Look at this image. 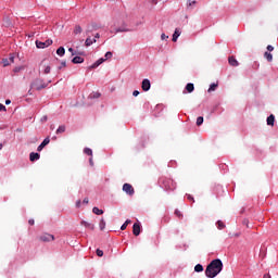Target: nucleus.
I'll return each mask as SVG.
<instances>
[{"mask_svg":"<svg viewBox=\"0 0 278 278\" xmlns=\"http://www.w3.org/2000/svg\"><path fill=\"white\" fill-rule=\"evenodd\" d=\"M111 58H112V52L111 51L106 52L104 55V60H110Z\"/></svg>","mask_w":278,"mask_h":278,"instance_id":"nucleus-35","label":"nucleus"},{"mask_svg":"<svg viewBox=\"0 0 278 278\" xmlns=\"http://www.w3.org/2000/svg\"><path fill=\"white\" fill-rule=\"evenodd\" d=\"M10 103H12V100L10 99L5 100V105H10Z\"/></svg>","mask_w":278,"mask_h":278,"instance_id":"nucleus-51","label":"nucleus"},{"mask_svg":"<svg viewBox=\"0 0 278 278\" xmlns=\"http://www.w3.org/2000/svg\"><path fill=\"white\" fill-rule=\"evenodd\" d=\"M34 223H35L34 219H29V220H28V225H31V226H33Z\"/></svg>","mask_w":278,"mask_h":278,"instance_id":"nucleus-52","label":"nucleus"},{"mask_svg":"<svg viewBox=\"0 0 278 278\" xmlns=\"http://www.w3.org/2000/svg\"><path fill=\"white\" fill-rule=\"evenodd\" d=\"M141 88L143 92H149V90H151V80H149L148 78H144L141 83Z\"/></svg>","mask_w":278,"mask_h":278,"instance_id":"nucleus-7","label":"nucleus"},{"mask_svg":"<svg viewBox=\"0 0 278 278\" xmlns=\"http://www.w3.org/2000/svg\"><path fill=\"white\" fill-rule=\"evenodd\" d=\"M187 199H188L189 201H192V203H194V198H193L192 195L187 194Z\"/></svg>","mask_w":278,"mask_h":278,"instance_id":"nucleus-39","label":"nucleus"},{"mask_svg":"<svg viewBox=\"0 0 278 278\" xmlns=\"http://www.w3.org/2000/svg\"><path fill=\"white\" fill-rule=\"evenodd\" d=\"M7 109H5V105H3L2 103H0V112H5Z\"/></svg>","mask_w":278,"mask_h":278,"instance_id":"nucleus-38","label":"nucleus"},{"mask_svg":"<svg viewBox=\"0 0 278 278\" xmlns=\"http://www.w3.org/2000/svg\"><path fill=\"white\" fill-rule=\"evenodd\" d=\"M1 149H3V143H0V151H1Z\"/></svg>","mask_w":278,"mask_h":278,"instance_id":"nucleus-56","label":"nucleus"},{"mask_svg":"<svg viewBox=\"0 0 278 278\" xmlns=\"http://www.w3.org/2000/svg\"><path fill=\"white\" fill-rule=\"evenodd\" d=\"M35 45H36L37 49H47V47H51V45H53V40H51V39H48L46 41L36 40Z\"/></svg>","mask_w":278,"mask_h":278,"instance_id":"nucleus-4","label":"nucleus"},{"mask_svg":"<svg viewBox=\"0 0 278 278\" xmlns=\"http://www.w3.org/2000/svg\"><path fill=\"white\" fill-rule=\"evenodd\" d=\"M175 215L178 217V218H184V214H181V211L179 210H175Z\"/></svg>","mask_w":278,"mask_h":278,"instance_id":"nucleus-33","label":"nucleus"},{"mask_svg":"<svg viewBox=\"0 0 278 278\" xmlns=\"http://www.w3.org/2000/svg\"><path fill=\"white\" fill-rule=\"evenodd\" d=\"M11 62H14V58H10Z\"/></svg>","mask_w":278,"mask_h":278,"instance_id":"nucleus-57","label":"nucleus"},{"mask_svg":"<svg viewBox=\"0 0 278 278\" xmlns=\"http://www.w3.org/2000/svg\"><path fill=\"white\" fill-rule=\"evenodd\" d=\"M174 165H175V162L170 161L169 166H174Z\"/></svg>","mask_w":278,"mask_h":278,"instance_id":"nucleus-54","label":"nucleus"},{"mask_svg":"<svg viewBox=\"0 0 278 278\" xmlns=\"http://www.w3.org/2000/svg\"><path fill=\"white\" fill-rule=\"evenodd\" d=\"M138 94H140V91H138V90H135V91L132 92V96H135V97H138Z\"/></svg>","mask_w":278,"mask_h":278,"instance_id":"nucleus-46","label":"nucleus"},{"mask_svg":"<svg viewBox=\"0 0 278 278\" xmlns=\"http://www.w3.org/2000/svg\"><path fill=\"white\" fill-rule=\"evenodd\" d=\"M263 278H271L269 274H265Z\"/></svg>","mask_w":278,"mask_h":278,"instance_id":"nucleus-53","label":"nucleus"},{"mask_svg":"<svg viewBox=\"0 0 278 278\" xmlns=\"http://www.w3.org/2000/svg\"><path fill=\"white\" fill-rule=\"evenodd\" d=\"M81 31H83L81 26H79V25L75 26L74 34H76V35L81 34Z\"/></svg>","mask_w":278,"mask_h":278,"instance_id":"nucleus-28","label":"nucleus"},{"mask_svg":"<svg viewBox=\"0 0 278 278\" xmlns=\"http://www.w3.org/2000/svg\"><path fill=\"white\" fill-rule=\"evenodd\" d=\"M65 53H66V50L64 49V47L58 48L56 55H59L60 58H64Z\"/></svg>","mask_w":278,"mask_h":278,"instance_id":"nucleus-17","label":"nucleus"},{"mask_svg":"<svg viewBox=\"0 0 278 278\" xmlns=\"http://www.w3.org/2000/svg\"><path fill=\"white\" fill-rule=\"evenodd\" d=\"M216 225L218 229H225V223H223L222 220H218Z\"/></svg>","mask_w":278,"mask_h":278,"instance_id":"nucleus-32","label":"nucleus"},{"mask_svg":"<svg viewBox=\"0 0 278 278\" xmlns=\"http://www.w3.org/2000/svg\"><path fill=\"white\" fill-rule=\"evenodd\" d=\"M49 73H51V66L46 65L43 70V75H49Z\"/></svg>","mask_w":278,"mask_h":278,"instance_id":"nucleus-29","label":"nucleus"},{"mask_svg":"<svg viewBox=\"0 0 278 278\" xmlns=\"http://www.w3.org/2000/svg\"><path fill=\"white\" fill-rule=\"evenodd\" d=\"M62 68H66V61L61 62L60 66L58 67V71H62Z\"/></svg>","mask_w":278,"mask_h":278,"instance_id":"nucleus-34","label":"nucleus"},{"mask_svg":"<svg viewBox=\"0 0 278 278\" xmlns=\"http://www.w3.org/2000/svg\"><path fill=\"white\" fill-rule=\"evenodd\" d=\"M123 191L128 194V197H134L136 194V191L134 190V187L129 184H124L123 185Z\"/></svg>","mask_w":278,"mask_h":278,"instance_id":"nucleus-5","label":"nucleus"},{"mask_svg":"<svg viewBox=\"0 0 278 278\" xmlns=\"http://www.w3.org/2000/svg\"><path fill=\"white\" fill-rule=\"evenodd\" d=\"M76 207H81V200H78V201L76 202Z\"/></svg>","mask_w":278,"mask_h":278,"instance_id":"nucleus-43","label":"nucleus"},{"mask_svg":"<svg viewBox=\"0 0 278 278\" xmlns=\"http://www.w3.org/2000/svg\"><path fill=\"white\" fill-rule=\"evenodd\" d=\"M99 97H101V93H100V92H92V93H90V96H89L90 99H99Z\"/></svg>","mask_w":278,"mask_h":278,"instance_id":"nucleus-25","label":"nucleus"},{"mask_svg":"<svg viewBox=\"0 0 278 278\" xmlns=\"http://www.w3.org/2000/svg\"><path fill=\"white\" fill-rule=\"evenodd\" d=\"M90 166H94V162L92 161V157L89 159Z\"/></svg>","mask_w":278,"mask_h":278,"instance_id":"nucleus-48","label":"nucleus"},{"mask_svg":"<svg viewBox=\"0 0 278 278\" xmlns=\"http://www.w3.org/2000/svg\"><path fill=\"white\" fill-rule=\"evenodd\" d=\"M64 131H66V126L64 125L59 126L56 129V134H64Z\"/></svg>","mask_w":278,"mask_h":278,"instance_id":"nucleus-23","label":"nucleus"},{"mask_svg":"<svg viewBox=\"0 0 278 278\" xmlns=\"http://www.w3.org/2000/svg\"><path fill=\"white\" fill-rule=\"evenodd\" d=\"M84 153H85L86 155L92 156V149H90V148H85V149H84Z\"/></svg>","mask_w":278,"mask_h":278,"instance_id":"nucleus-30","label":"nucleus"},{"mask_svg":"<svg viewBox=\"0 0 278 278\" xmlns=\"http://www.w3.org/2000/svg\"><path fill=\"white\" fill-rule=\"evenodd\" d=\"M80 225H83V227H86V229H90L91 231H94V224H90L86 220H81Z\"/></svg>","mask_w":278,"mask_h":278,"instance_id":"nucleus-11","label":"nucleus"},{"mask_svg":"<svg viewBox=\"0 0 278 278\" xmlns=\"http://www.w3.org/2000/svg\"><path fill=\"white\" fill-rule=\"evenodd\" d=\"M41 121H47V116H43V117L41 118Z\"/></svg>","mask_w":278,"mask_h":278,"instance_id":"nucleus-55","label":"nucleus"},{"mask_svg":"<svg viewBox=\"0 0 278 278\" xmlns=\"http://www.w3.org/2000/svg\"><path fill=\"white\" fill-rule=\"evenodd\" d=\"M96 253H97V255H98V257H103V251L102 250H97L96 251Z\"/></svg>","mask_w":278,"mask_h":278,"instance_id":"nucleus-37","label":"nucleus"},{"mask_svg":"<svg viewBox=\"0 0 278 278\" xmlns=\"http://www.w3.org/2000/svg\"><path fill=\"white\" fill-rule=\"evenodd\" d=\"M228 62L230 64V66H239L240 63H238V60H236V58L233 56H229Z\"/></svg>","mask_w":278,"mask_h":278,"instance_id":"nucleus-16","label":"nucleus"},{"mask_svg":"<svg viewBox=\"0 0 278 278\" xmlns=\"http://www.w3.org/2000/svg\"><path fill=\"white\" fill-rule=\"evenodd\" d=\"M70 53H72V55H75V50L73 48H68Z\"/></svg>","mask_w":278,"mask_h":278,"instance_id":"nucleus-45","label":"nucleus"},{"mask_svg":"<svg viewBox=\"0 0 278 278\" xmlns=\"http://www.w3.org/2000/svg\"><path fill=\"white\" fill-rule=\"evenodd\" d=\"M131 220L127 219L122 226H121V230L125 231V229H127V225H130Z\"/></svg>","mask_w":278,"mask_h":278,"instance_id":"nucleus-24","label":"nucleus"},{"mask_svg":"<svg viewBox=\"0 0 278 278\" xmlns=\"http://www.w3.org/2000/svg\"><path fill=\"white\" fill-rule=\"evenodd\" d=\"M187 5H189V7L197 5V0H193V1L188 0Z\"/></svg>","mask_w":278,"mask_h":278,"instance_id":"nucleus-36","label":"nucleus"},{"mask_svg":"<svg viewBox=\"0 0 278 278\" xmlns=\"http://www.w3.org/2000/svg\"><path fill=\"white\" fill-rule=\"evenodd\" d=\"M13 71H14V73H21L22 67H15Z\"/></svg>","mask_w":278,"mask_h":278,"instance_id":"nucleus-42","label":"nucleus"},{"mask_svg":"<svg viewBox=\"0 0 278 278\" xmlns=\"http://www.w3.org/2000/svg\"><path fill=\"white\" fill-rule=\"evenodd\" d=\"M94 42H97V39H92V38L88 37L85 41V46L92 47V45H94Z\"/></svg>","mask_w":278,"mask_h":278,"instance_id":"nucleus-14","label":"nucleus"},{"mask_svg":"<svg viewBox=\"0 0 278 278\" xmlns=\"http://www.w3.org/2000/svg\"><path fill=\"white\" fill-rule=\"evenodd\" d=\"M216 88H218V84H216V83L211 84L210 88H208V92H214V90H216Z\"/></svg>","mask_w":278,"mask_h":278,"instance_id":"nucleus-21","label":"nucleus"},{"mask_svg":"<svg viewBox=\"0 0 278 278\" xmlns=\"http://www.w3.org/2000/svg\"><path fill=\"white\" fill-rule=\"evenodd\" d=\"M264 55L267 59V62H273V54L270 52H265Z\"/></svg>","mask_w":278,"mask_h":278,"instance_id":"nucleus-26","label":"nucleus"},{"mask_svg":"<svg viewBox=\"0 0 278 278\" xmlns=\"http://www.w3.org/2000/svg\"><path fill=\"white\" fill-rule=\"evenodd\" d=\"M10 63L8 62V60H3V66H9Z\"/></svg>","mask_w":278,"mask_h":278,"instance_id":"nucleus-47","label":"nucleus"},{"mask_svg":"<svg viewBox=\"0 0 278 278\" xmlns=\"http://www.w3.org/2000/svg\"><path fill=\"white\" fill-rule=\"evenodd\" d=\"M83 203H84L85 205H88V198H85V199L83 200Z\"/></svg>","mask_w":278,"mask_h":278,"instance_id":"nucleus-49","label":"nucleus"},{"mask_svg":"<svg viewBox=\"0 0 278 278\" xmlns=\"http://www.w3.org/2000/svg\"><path fill=\"white\" fill-rule=\"evenodd\" d=\"M132 233H134V236H138L140 233V224H138V223L134 224Z\"/></svg>","mask_w":278,"mask_h":278,"instance_id":"nucleus-13","label":"nucleus"},{"mask_svg":"<svg viewBox=\"0 0 278 278\" xmlns=\"http://www.w3.org/2000/svg\"><path fill=\"white\" fill-rule=\"evenodd\" d=\"M267 125H269L271 127H273V125H275V115L271 114L267 117Z\"/></svg>","mask_w":278,"mask_h":278,"instance_id":"nucleus-19","label":"nucleus"},{"mask_svg":"<svg viewBox=\"0 0 278 278\" xmlns=\"http://www.w3.org/2000/svg\"><path fill=\"white\" fill-rule=\"evenodd\" d=\"M117 33H123V31H129L128 29H123V28H117L116 29Z\"/></svg>","mask_w":278,"mask_h":278,"instance_id":"nucleus-41","label":"nucleus"},{"mask_svg":"<svg viewBox=\"0 0 278 278\" xmlns=\"http://www.w3.org/2000/svg\"><path fill=\"white\" fill-rule=\"evenodd\" d=\"M100 230L103 231V229H105V219H101L100 224H99Z\"/></svg>","mask_w":278,"mask_h":278,"instance_id":"nucleus-27","label":"nucleus"},{"mask_svg":"<svg viewBox=\"0 0 278 278\" xmlns=\"http://www.w3.org/2000/svg\"><path fill=\"white\" fill-rule=\"evenodd\" d=\"M194 271H195V273H203V265L197 264V265L194 266Z\"/></svg>","mask_w":278,"mask_h":278,"instance_id":"nucleus-22","label":"nucleus"},{"mask_svg":"<svg viewBox=\"0 0 278 278\" xmlns=\"http://www.w3.org/2000/svg\"><path fill=\"white\" fill-rule=\"evenodd\" d=\"M197 125H198V127H201V125H203V116H199L197 118Z\"/></svg>","mask_w":278,"mask_h":278,"instance_id":"nucleus-31","label":"nucleus"},{"mask_svg":"<svg viewBox=\"0 0 278 278\" xmlns=\"http://www.w3.org/2000/svg\"><path fill=\"white\" fill-rule=\"evenodd\" d=\"M167 38H168V36H166V34L161 35V40H166Z\"/></svg>","mask_w":278,"mask_h":278,"instance_id":"nucleus-40","label":"nucleus"},{"mask_svg":"<svg viewBox=\"0 0 278 278\" xmlns=\"http://www.w3.org/2000/svg\"><path fill=\"white\" fill-rule=\"evenodd\" d=\"M39 240H41V242H53V240H55V237L53 235L43 233L39 237Z\"/></svg>","mask_w":278,"mask_h":278,"instance_id":"nucleus-6","label":"nucleus"},{"mask_svg":"<svg viewBox=\"0 0 278 278\" xmlns=\"http://www.w3.org/2000/svg\"><path fill=\"white\" fill-rule=\"evenodd\" d=\"M30 88L34 90H43V88H47V83L40 78H37L31 83Z\"/></svg>","mask_w":278,"mask_h":278,"instance_id":"nucleus-3","label":"nucleus"},{"mask_svg":"<svg viewBox=\"0 0 278 278\" xmlns=\"http://www.w3.org/2000/svg\"><path fill=\"white\" fill-rule=\"evenodd\" d=\"M72 62H73V64H84V58H81V56H74Z\"/></svg>","mask_w":278,"mask_h":278,"instance_id":"nucleus-15","label":"nucleus"},{"mask_svg":"<svg viewBox=\"0 0 278 278\" xmlns=\"http://www.w3.org/2000/svg\"><path fill=\"white\" fill-rule=\"evenodd\" d=\"M93 214H96L97 216H101L103 214V210H100L99 207L94 206L92 208Z\"/></svg>","mask_w":278,"mask_h":278,"instance_id":"nucleus-20","label":"nucleus"},{"mask_svg":"<svg viewBox=\"0 0 278 278\" xmlns=\"http://www.w3.org/2000/svg\"><path fill=\"white\" fill-rule=\"evenodd\" d=\"M161 184H163V188H165V190H169L173 191L177 188V182H175V180L170 179V178H164V179H160Z\"/></svg>","mask_w":278,"mask_h":278,"instance_id":"nucleus-2","label":"nucleus"},{"mask_svg":"<svg viewBox=\"0 0 278 278\" xmlns=\"http://www.w3.org/2000/svg\"><path fill=\"white\" fill-rule=\"evenodd\" d=\"M180 36H181V29L176 28L175 31H174V34H173V38H172L173 42H177V40H178V38H179Z\"/></svg>","mask_w":278,"mask_h":278,"instance_id":"nucleus-10","label":"nucleus"},{"mask_svg":"<svg viewBox=\"0 0 278 278\" xmlns=\"http://www.w3.org/2000/svg\"><path fill=\"white\" fill-rule=\"evenodd\" d=\"M103 62H105L104 58L99 59L98 61H96L90 68H99V66H101V64H103Z\"/></svg>","mask_w":278,"mask_h":278,"instance_id":"nucleus-12","label":"nucleus"},{"mask_svg":"<svg viewBox=\"0 0 278 278\" xmlns=\"http://www.w3.org/2000/svg\"><path fill=\"white\" fill-rule=\"evenodd\" d=\"M97 38H101V35H99V33H97L96 35H94V40H97Z\"/></svg>","mask_w":278,"mask_h":278,"instance_id":"nucleus-50","label":"nucleus"},{"mask_svg":"<svg viewBox=\"0 0 278 278\" xmlns=\"http://www.w3.org/2000/svg\"><path fill=\"white\" fill-rule=\"evenodd\" d=\"M186 90H187V92H194V84L188 83L186 85Z\"/></svg>","mask_w":278,"mask_h":278,"instance_id":"nucleus-18","label":"nucleus"},{"mask_svg":"<svg viewBox=\"0 0 278 278\" xmlns=\"http://www.w3.org/2000/svg\"><path fill=\"white\" fill-rule=\"evenodd\" d=\"M29 160H30V162H38V160H40V153L31 152L29 154Z\"/></svg>","mask_w":278,"mask_h":278,"instance_id":"nucleus-9","label":"nucleus"},{"mask_svg":"<svg viewBox=\"0 0 278 278\" xmlns=\"http://www.w3.org/2000/svg\"><path fill=\"white\" fill-rule=\"evenodd\" d=\"M49 142H51V140L49 139V137H47L46 139H43V141L38 146L37 151H42V149H45V147H47V144H49Z\"/></svg>","mask_w":278,"mask_h":278,"instance_id":"nucleus-8","label":"nucleus"},{"mask_svg":"<svg viewBox=\"0 0 278 278\" xmlns=\"http://www.w3.org/2000/svg\"><path fill=\"white\" fill-rule=\"evenodd\" d=\"M275 48L273 46H267V51H274Z\"/></svg>","mask_w":278,"mask_h":278,"instance_id":"nucleus-44","label":"nucleus"},{"mask_svg":"<svg viewBox=\"0 0 278 278\" xmlns=\"http://www.w3.org/2000/svg\"><path fill=\"white\" fill-rule=\"evenodd\" d=\"M223 271V261L220 258L213 260L205 269V275L208 278L217 277Z\"/></svg>","mask_w":278,"mask_h":278,"instance_id":"nucleus-1","label":"nucleus"}]
</instances>
